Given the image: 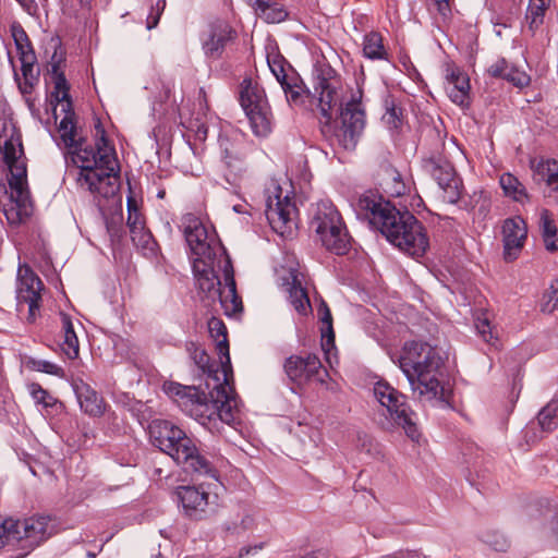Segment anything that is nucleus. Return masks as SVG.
<instances>
[{
	"label": "nucleus",
	"instance_id": "f257e3e1",
	"mask_svg": "<svg viewBox=\"0 0 558 558\" xmlns=\"http://www.w3.org/2000/svg\"><path fill=\"white\" fill-rule=\"evenodd\" d=\"M50 80L53 90L49 95V105L58 118V109L64 114L59 124L60 137L70 149L71 160L78 168L77 184L102 197L114 195L118 191L119 165L116 151L105 137V131L96 128V148L83 146L75 126V113L70 97V85L57 63L51 64Z\"/></svg>",
	"mask_w": 558,
	"mask_h": 558
},
{
	"label": "nucleus",
	"instance_id": "f03ea898",
	"mask_svg": "<svg viewBox=\"0 0 558 558\" xmlns=\"http://www.w3.org/2000/svg\"><path fill=\"white\" fill-rule=\"evenodd\" d=\"M222 373V383L216 374L214 384L209 389L210 400L204 392L194 386H182L178 383L167 381L162 385L163 392L170 397L187 415L206 425L219 418L221 422L233 425L240 422L241 410L235 393L230 385L232 374Z\"/></svg>",
	"mask_w": 558,
	"mask_h": 558
},
{
	"label": "nucleus",
	"instance_id": "7ed1b4c3",
	"mask_svg": "<svg viewBox=\"0 0 558 558\" xmlns=\"http://www.w3.org/2000/svg\"><path fill=\"white\" fill-rule=\"evenodd\" d=\"M392 361L405 375L415 398L428 402L447 401L445 361L438 348L427 342L408 341Z\"/></svg>",
	"mask_w": 558,
	"mask_h": 558
},
{
	"label": "nucleus",
	"instance_id": "20e7f679",
	"mask_svg": "<svg viewBox=\"0 0 558 558\" xmlns=\"http://www.w3.org/2000/svg\"><path fill=\"white\" fill-rule=\"evenodd\" d=\"M153 444L170 456L185 471L218 480V471L199 453L194 440L169 421H154L149 425Z\"/></svg>",
	"mask_w": 558,
	"mask_h": 558
},
{
	"label": "nucleus",
	"instance_id": "39448f33",
	"mask_svg": "<svg viewBox=\"0 0 558 558\" xmlns=\"http://www.w3.org/2000/svg\"><path fill=\"white\" fill-rule=\"evenodd\" d=\"M0 149L7 163L10 177L9 186L11 198L26 210L31 203L27 186L26 163L20 133L10 121H0Z\"/></svg>",
	"mask_w": 558,
	"mask_h": 558
},
{
	"label": "nucleus",
	"instance_id": "423d86ee",
	"mask_svg": "<svg viewBox=\"0 0 558 558\" xmlns=\"http://www.w3.org/2000/svg\"><path fill=\"white\" fill-rule=\"evenodd\" d=\"M379 229L391 244L413 258L422 257L429 246L424 227L408 210H389Z\"/></svg>",
	"mask_w": 558,
	"mask_h": 558
},
{
	"label": "nucleus",
	"instance_id": "0eeeda50",
	"mask_svg": "<svg viewBox=\"0 0 558 558\" xmlns=\"http://www.w3.org/2000/svg\"><path fill=\"white\" fill-rule=\"evenodd\" d=\"M49 535L46 517H32L24 520L0 518V549L10 547L28 554Z\"/></svg>",
	"mask_w": 558,
	"mask_h": 558
},
{
	"label": "nucleus",
	"instance_id": "6e6552de",
	"mask_svg": "<svg viewBox=\"0 0 558 558\" xmlns=\"http://www.w3.org/2000/svg\"><path fill=\"white\" fill-rule=\"evenodd\" d=\"M311 227L326 250L338 255L349 250L351 238L340 213L330 201L316 203Z\"/></svg>",
	"mask_w": 558,
	"mask_h": 558
},
{
	"label": "nucleus",
	"instance_id": "1a4fd4ad",
	"mask_svg": "<svg viewBox=\"0 0 558 558\" xmlns=\"http://www.w3.org/2000/svg\"><path fill=\"white\" fill-rule=\"evenodd\" d=\"M183 232L193 258H218V266L220 267L223 258L228 257L218 242L215 232L209 231L198 217L191 214L186 215L183 218Z\"/></svg>",
	"mask_w": 558,
	"mask_h": 558
},
{
	"label": "nucleus",
	"instance_id": "9d476101",
	"mask_svg": "<svg viewBox=\"0 0 558 558\" xmlns=\"http://www.w3.org/2000/svg\"><path fill=\"white\" fill-rule=\"evenodd\" d=\"M373 390L375 399L387 409L390 417L404 429L407 436L412 440H418L415 413L407 404L405 396L386 381H377Z\"/></svg>",
	"mask_w": 558,
	"mask_h": 558
},
{
	"label": "nucleus",
	"instance_id": "9b49d317",
	"mask_svg": "<svg viewBox=\"0 0 558 558\" xmlns=\"http://www.w3.org/2000/svg\"><path fill=\"white\" fill-rule=\"evenodd\" d=\"M240 101L256 136H267L272 128V114L263 90L251 80L241 84Z\"/></svg>",
	"mask_w": 558,
	"mask_h": 558
},
{
	"label": "nucleus",
	"instance_id": "f8f14e48",
	"mask_svg": "<svg viewBox=\"0 0 558 558\" xmlns=\"http://www.w3.org/2000/svg\"><path fill=\"white\" fill-rule=\"evenodd\" d=\"M298 210L289 194L283 195L282 189L271 182L267 189L266 217L272 230L280 235H290L296 229Z\"/></svg>",
	"mask_w": 558,
	"mask_h": 558
},
{
	"label": "nucleus",
	"instance_id": "ddd939ff",
	"mask_svg": "<svg viewBox=\"0 0 558 558\" xmlns=\"http://www.w3.org/2000/svg\"><path fill=\"white\" fill-rule=\"evenodd\" d=\"M177 496L184 514L193 520L206 519L219 507L218 494L204 485L180 486L177 488Z\"/></svg>",
	"mask_w": 558,
	"mask_h": 558
},
{
	"label": "nucleus",
	"instance_id": "4468645a",
	"mask_svg": "<svg viewBox=\"0 0 558 558\" xmlns=\"http://www.w3.org/2000/svg\"><path fill=\"white\" fill-rule=\"evenodd\" d=\"M341 125L335 131L333 138L344 149H353L365 126V113L361 104V92L352 95L341 109Z\"/></svg>",
	"mask_w": 558,
	"mask_h": 558
},
{
	"label": "nucleus",
	"instance_id": "2eb2a0df",
	"mask_svg": "<svg viewBox=\"0 0 558 558\" xmlns=\"http://www.w3.org/2000/svg\"><path fill=\"white\" fill-rule=\"evenodd\" d=\"M44 286L28 265H20L16 275L17 305H28L27 320L34 323L38 316Z\"/></svg>",
	"mask_w": 558,
	"mask_h": 558
},
{
	"label": "nucleus",
	"instance_id": "dca6fc26",
	"mask_svg": "<svg viewBox=\"0 0 558 558\" xmlns=\"http://www.w3.org/2000/svg\"><path fill=\"white\" fill-rule=\"evenodd\" d=\"M314 98L317 100V107L322 117L325 119L323 132L329 129V122L332 118L333 109L342 99V86L340 80L333 74V71L318 75L315 83Z\"/></svg>",
	"mask_w": 558,
	"mask_h": 558
},
{
	"label": "nucleus",
	"instance_id": "f3484780",
	"mask_svg": "<svg viewBox=\"0 0 558 558\" xmlns=\"http://www.w3.org/2000/svg\"><path fill=\"white\" fill-rule=\"evenodd\" d=\"M425 168L437 181L444 192V199L454 204L461 196V180L457 177L453 166L441 158H430L426 161Z\"/></svg>",
	"mask_w": 558,
	"mask_h": 558
},
{
	"label": "nucleus",
	"instance_id": "a211bd4d",
	"mask_svg": "<svg viewBox=\"0 0 558 558\" xmlns=\"http://www.w3.org/2000/svg\"><path fill=\"white\" fill-rule=\"evenodd\" d=\"M284 371L288 377L298 385L306 384L316 379L324 381L326 372H322V362L314 355L308 354L306 357L292 355L284 363Z\"/></svg>",
	"mask_w": 558,
	"mask_h": 558
},
{
	"label": "nucleus",
	"instance_id": "6ab92c4d",
	"mask_svg": "<svg viewBox=\"0 0 558 558\" xmlns=\"http://www.w3.org/2000/svg\"><path fill=\"white\" fill-rule=\"evenodd\" d=\"M218 146L220 158L227 168L234 173L244 170L246 146L240 133H221L218 138Z\"/></svg>",
	"mask_w": 558,
	"mask_h": 558
},
{
	"label": "nucleus",
	"instance_id": "aec40b11",
	"mask_svg": "<svg viewBox=\"0 0 558 558\" xmlns=\"http://www.w3.org/2000/svg\"><path fill=\"white\" fill-rule=\"evenodd\" d=\"M216 267L219 268L218 258H193V274L196 280V284L199 292L204 294V298L210 302H216V298L219 294V289L222 286L221 280L217 276Z\"/></svg>",
	"mask_w": 558,
	"mask_h": 558
},
{
	"label": "nucleus",
	"instance_id": "412c9836",
	"mask_svg": "<svg viewBox=\"0 0 558 558\" xmlns=\"http://www.w3.org/2000/svg\"><path fill=\"white\" fill-rule=\"evenodd\" d=\"M502 234L505 259L514 260L523 248L527 236L525 221L519 216L506 219L502 225Z\"/></svg>",
	"mask_w": 558,
	"mask_h": 558
},
{
	"label": "nucleus",
	"instance_id": "4be33fe9",
	"mask_svg": "<svg viewBox=\"0 0 558 558\" xmlns=\"http://www.w3.org/2000/svg\"><path fill=\"white\" fill-rule=\"evenodd\" d=\"M233 38L231 26L222 21L211 23L202 36V48L206 57L218 59L227 44Z\"/></svg>",
	"mask_w": 558,
	"mask_h": 558
},
{
	"label": "nucleus",
	"instance_id": "5701e85b",
	"mask_svg": "<svg viewBox=\"0 0 558 558\" xmlns=\"http://www.w3.org/2000/svg\"><path fill=\"white\" fill-rule=\"evenodd\" d=\"M446 92L452 102L464 107L469 105L470 99V80L469 76L453 63H447L445 66Z\"/></svg>",
	"mask_w": 558,
	"mask_h": 558
},
{
	"label": "nucleus",
	"instance_id": "b1692460",
	"mask_svg": "<svg viewBox=\"0 0 558 558\" xmlns=\"http://www.w3.org/2000/svg\"><path fill=\"white\" fill-rule=\"evenodd\" d=\"M219 269L223 271V283L216 298L227 315H232L242 310V302L236 294L233 268L229 257L223 258Z\"/></svg>",
	"mask_w": 558,
	"mask_h": 558
},
{
	"label": "nucleus",
	"instance_id": "393cba45",
	"mask_svg": "<svg viewBox=\"0 0 558 558\" xmlns=\"http://www.w3.org/2000/svg\"><path fill=\"white\" fill-rule=\"evenodd\" d=\"M73 389L81 409L90 416L104 414L106 405L104 399L89 385L83 380H74Z\"/></svg>",
	"mask_w": 558,
	"mask_h": 558
},
{
	"label": "nucleus",
	"instance_id": "a878e982",
	"mask_svg": "<svg viewBox=\"0 0 558 558\" xmlns=\"http://www.w3.org/2000/svg\"><path fill=\"white\" fill-rule=\"evenodd\" d=\"M393 208L395 207H392L389 203L377 199V197L373 194L361 195L356 202V211L359 215H363L378 228L381 225V218L384 219L387 217L388 211L392 210Z\"/></svg>",
	"mask_w": 558,
	"mask_h": 558
},
{
	"label": "nucleus",
	"instance_id": "bb28decb",
	"mask_svg": "<svg viewBox=\"0 0 558 558\" xmlns=\"http://www.w3.org/2000/svg\"><path fill=\"white\" fill-rule=\"evenodd\" d=\"M12 36L20 53V60L22 63L21 70L23 76L26 83L32 85V80H34L33 68L35 62V54L31 43L25 31L20 25L12 26Z\"/></svg>",
	"mask_w": 558,
	"mask_h": 558
},
{
	"label": "nucleus",
	"instance_id": "cd10ccee",
	"mask_svg": "<svg viewBox=\"0 0 558 558\" xmlns=\"http://www.w3.org/2000/svg\"><path fill=\"white\" fill-rule=\"evenodd\" d=\"M208 330L210 337L215 340L216 351L221 360L222 371H225L226 374H232L226 325L222 320L214 317L208 322Z\"/></svg>",
	"mask_w": 558,
	"mask_h": 558
},
{
	"label": "nucleus",
	"instance_id": "c85d7f7f",
	"mask_svg": "<svg viewBox=\"0 0 558 558\" xmlns=\"http://www.w3.org/2000/svg\"><path fill=\"white\" fill-rule=\"evenodd\" d=\"M320 315L322 327V349L325 353V357L330 367L337 363L336 348H335V333L332 329V317L331 313L325 302L318 307Z\"/></svg>",
	"mask_w": 558,
	"mask_h": 558
},
{
	"label": "nucleus",
	"instance_id": "c756f323",
	"mask_svg": "<svg viewBox=\"0 0 558 558\" xmlns=\"http://www.w3.org/2000/svg\"><path fill=\"white\" fill-rule=\"evenodd\" d=\"M286 286L289 293L290 303L294 310L301 315H306L308 312H311V302L307 292L302 287L300 274L291 271Z\"/></svg>",
	"mask_w": 558,
	"mask_h": 558
},
{
	"label": "nucleus",
	"instance_id": "7c9ffc66",
	"mask_svg": "<svg viewBox=\"0 0 558 558\" xmlns=\"http://www.w3.org/2000/svg\"><path fill=\"white\" fill-rule=\"evenodd\" d=\"M538 226L545 248L548 252L558 251V227L548 209L543 208L539 211Z\"/></svg>",
	"mask_w": 558,
	"mask_h": 558
},
{
	"label": "nucleus",
	"instance_id": "2f4dec72",
	"mask_svg": "<svg viewBox=\"0 0 558 558\" xmlns=\"http://www.w3.org/2000/svg\"><path fill=\"white\" fill-rule=\"evenodd\" d=\"M254 11L267 23H280L288 17L286 8L277 0H256Z\"/></svg>",
	"mask_w": 558,
	"mask_h": 558
},
{
	"label": "nucleus",
	"instance_id": "473e14b6",
	"mask_svg": "<svg viewBox=\"0 0 558 558\" xmlns=\"http://www.w3.org/2000/svg\"><path fill=\"white\" fill-rule=\"evenodd\" d=\"M504 194L514 202L524 204L530 201L529 193L522 182L511 173H504L499 179Z\"/></svg>",
	"mask_w": 558,
	"mask_h": 558
},
{
	"label": "nucleus",
	"instance_id": "72a5a7b5",
	"mask_svg": "<svg viewBox=\"0 0 558 558\" xmlns=\"http://www.w3.org/2000/svg\"><path fill=\"white\" fill-rule=\"evenodd\" d=\"M61 323L63 333V340L60 344L61 350L69 359H76L78 356L80 345L70 316L62 313Z\"/></svg>",
	"mask_w": 558,
	"mask_h": 558
},
{
	"label": "nucleus",
	"instance_id": "f704fd0d",
	"mask_svg": "<svg viewBox=\"0 0 558 558\" xmlns=\"http://www.w3.org/2000/svg\"><path fill=\"white\" fill-rule=\"evenodd\" d=\"M534 174L554 192H558V160L542 159L534 166Z\"/></svg>",
	"mask_w": 558,
	"mask_h": 558
},
{
	"label": "nucleus",
	"instance_id": "c9c22d12",
	"mask_svg": "<svg viewBox=\"0 0 558 558\" xmlns=\"http://www.w3.org/2000/svg\"><path fill=\"white\" fill-rule=\"evenodd\" d=\"M492 206L490 194L486 191H474L469 195L465 207L478 219H485Z\"/></svg>",
	"mask_w": 558,
	"mask_h": 558
},
{
	"label": "nucleus",
	"instance_id": "e433bc0d",
	"mask_svg": "<svg viewBox=\"0 0 558 558\" xmlns=\"http://www.w3.org/2000/svg\"><path fill=\"white\" fill-rule=\"evenodd\" d=\"M193 360L195 361L196 365L202 369V372L205 374H207V379H206V386L207 388H210L211 385L214 384V377L217 373V375L220 377V383H222V365L221 363L219 364V366H215L214 364L210 363V357L209 355L203 350V349H199V348H195L194 352H193ZM219 361L221 362V360L219 359Z\"/></svg>",
	"mask_w": 558,
	"mask_h": 558
},
{
	"label": "nucleus",
	"instance_id": "4c0bfd02",
	"mask_svg": "<svg viewBox=\"0 0 558 558\" xmlns=\"http://www.w3.org/2000/svg\"><path fill=\"white\" fill-rule=\"evenodd\" d=\"M363 54L365 58L371 60L387 59V51L383 43V37L379 33L371 32L364 36Z\"/></svg>",
	"mask_w": 558,
	"mask_h": 558
},
{
	"label": "nucleus",
	"instance_id": "58836bf2",
	"mask_svg": "<svg viewBox=\"0 0 558 558\" xmlns=\"http://www.w3.org/2000/svg\"><path fill=\"white\" fill-rule=\"evenodd\" d=\"M551 0H530L526 22L529 29L535 33L536 29L543 24L545 11L548 9Z\"/></svg>",
	"mask_w": 558,
	"mask_h": 558
},
{
	"label": "nucleus",
	"instance_id": "ea45409f",
	"mask_svg": "<svg viewBox=\"0 0 558 558\" xmlns=\"http://www.w3.org/2000/svg\"><path fill=\"white\" fill-rule=\"evenodd\" d=\"M267 63H268V66L271 71V73L274 74V76L276 77V80L278 81V83L280 85L284 84L286 82H288L289 80H291V77H294V75H290L288 73V71L291 70L290 65L287 63V61L284 60V58L279 54L278 52H268L267 53Z\"/></svg>",
	"mask_w": 558,
	"mask_h": 558
},
{
	"label": "nucleus",
	"instance_id": "a19ab883",
	"mask_svg": "<svg viewBox=\"0 0 558 558\" xmlns=\"http://www.w3.org/2000/svg\"><path fill=\"white\" fill-rule=\"evenodd\" d=\"M538 424L545 432H551L558 426V402L550 401L538 413Z\"/></svg>",
	"mask_w": 558,
	"mask_h": 558
},
{
	"label": "nucleus",
	"instance_id": "79ce46f5",
	"mask_svg": "<svg viewBox=\"0 0 558 558\" xmlns=\"http://www.w3.org/2000/svg\"><path fill=\"white\" fill-rule=\"evenodd\" d=\"M383 185L385 193L391 197L402 196L407 192V185L401 174L393 169L387 170V177L384 179Z\"/></svg>",
	"mask_w": 558,
	"mask_h": 558
},
{
	"label": "nucleus",
	"instance_id": "37998d69",
	"mask_svg": "<svg viewBox=\"0 0 558 558\" xmlns=\"http://www.w3.org/2000/svg\"><path fill=\"white\" fill-rule=\"evenodd\" d=\"M475 328L477 330L478 336L490 345H496L498 341L497 329L492 326V323L487 316V314L483 313L482 315L476 317Z\"/></svg>",
	"mask_w": 558,
	"mask_h": 558
},
{
	"label": "nucleus",
	"instance_id": "c03bdc74",
	"mask_svg": "<svg viewBox=\"0 0 558 558\" xmlns=\"http://www.w3.org/2000/svg\"><path fill=\"white\" fill-rule=\"evenodd\" d=\"M385 113L383 121L390 128L397 129L401 124L402 109L397 106L391 96H387L384 100Z\"/></svg>",
	"mask_w": 558,
	"mask_h": 558
},
{
	"label": "nucleus",
	"instance_id": "a18cd8bd",
	"mask_svg": "<svg viewBox=\"0 0 558 558\" xmlns=\"http://www.w3.org/2000/svg\"><path fill=\"white\" fill-rule=\"evenodd\" d=\"M129 229L131 233V239L135 246L143 250L153 251L155 241L149 230L146 229L145 223L131 227Z\"/></svg>",
	"mask_w": 558,
	"mask_h": 558
},
{
	"label": "nucleus",
	"instance_id": "49530a36",
	"mask_svg": "<svg viewBox=\"0 0 558 558\" xmlns=\"http://www.w3.org/2000/svg\"><path fill=\"white\" fill-rule=\"evenodd\" d=\"M27 390L36 404H40L47 409L52 408L57 403V399L37 383L28 384Z\"/></svg>",
	"mask_w": 558,
	"mask_h": 558
},
{
	"label": "nucleus",
	"instance_id": "de8ad7c7",
	"mask_svg": "<svg viewBox=\"0 0 558 558\" xmlns=\"http://www.w3.org/2000/svg\"><path fill=\"white\" fill-rule=\"evenodd\" d=\"M27 365L37 372L46 373L49 375H54L58 377L63 378L64 377V371L62 367L57 365L56 363L46 361V360H37V359H31L27 362Z\"/></svg>",
	"mask_w": 558,
	"mask_h": 558
},
{
	"label": "nucleus",
	"instance_id": "09e8293b",
	"mask_svg": "<svg viewBox=\"0 0 558 558\" xmlns=\"http://www.w3.org/2000/svg\"><path fill=\"white\" fill-rule=\"evenodd\" d=\"M558 306V281H555L550 284V287L544 292L541 310L544 313L550 314Z\"/></svg>",
	"mask_w": 558,
	"mask_h": 558
},
{
	"label": "nucleus",
	"instance_id": "8fccbe9b",
	"mask_svg": "<svg viewBox=\"0 0 558 558\" xmlns=\"http://www.w3.org/2000/svg\"><path fill=\"white\" fill-rule=\"evenodd\" d=\"M289 102L299 104L302 98V87L298 84V78L291 77L288 82L281 85Z\"/></svg>",
	"mask_w": 558,
	"mask_h": 558
},
{
	"label": "nucleus",
	"instance_id": "3c124183",
	"mask_svg": "<svg viewBox=\"0 0 558 558\" xmlns=\"http://www.w3.org/2000/svg\"><path fill=\"white\" fill-rule=\"evenodd\" d=\"M128 227H135L145 223L142 214L137 208L136 201L132 197L128 198Z\"/></svg>",
	"mask_w": 558,
	"mask_h": 558
},
{
	"label": "nucleus",
	"instance_id": "603ef678",
	"mask_svg": "<svg viewBox=\"0 0 558 558\" xmlns=\"http://www.w3.org/2000/svg\"><path fill=\"white\" fill-rule=\"evenodd\" d=\"M505 78L518 87L527 86L530 83V76L525 72L517 69H510L507 74H505Z\"/></svg>",
	"mask_w": 558,
	"mask_h": 558
},
{
	"label": "nucleus",
	"instance_id": "864d4df0",
	"mask_svg": "<svg viewBox=\"0 0 558 558\" xmlns=\"http://www.w3.org/2000/svg\"><path fill=\"white\" fill-rule=\"evenodd\" d=\"M165 7H166L165 0L158 1L156 3L155 8H153L150 14L147 17V29H153L154 27H156L158 25L160 14L163 11Z\"/></svg>",
	"mask_w": 558,
	"mask_h": 558
},
{
	"label": "nucleus",
	"instance_id": "5fc2aeb1",
	"mask_svg": "<svg viewBox=\"0 0 558 558\" xmlns=\"http://www.w3.org/2000/svg\"><path fill=\"white\" fill-rule=\"evenodd\" d=\"M510 69H508L507 62L504 59H501V60H498L493 65H490L488 69V72L490 75H493L495 77H504L505 78V74H507V72Z\"/></svg>",
	"mask_w": 558,
	"mask_h": 558
},
{
	"label": "nucleus",
	"instance_id": "6e6d98bb",
	"mask_svg": "<svg viewBox=\"0 0 558 558\" xmlns=\"http://www.w3.org/2000/svg\"><path fill=\"white\" fill-rule=\"evenodd\" d=\"M25 12L31 15L36 14L37 12V3L35 0H15Z\"/></svg>",
	"mask_w": 558,
	"mask_h": 558
},
{
	"label": "nucleus",
	"instance_id": "4d7b16f0",
	"mask_svg": "<svg viewBox=\"0 0 558 558\" xmlns=\"http://www.w3.org/2000/svg\"><path fill=\"white\" fill-rule=\"evenodd\" d=\"M409 556L418 558V553L417 551H399V553H395L392 555H388V556H385L381 558H405Z\"/></svg>",
	"mask_w": 558,
	"mask_h": 558
},
{
	"label": "nucleus",
	"instance_id": "13d9d810",
	"mask_svg": "<svg viewBox=\"0 0 558 558\" xmlns=\"http://www.w3.org/2000/svg\"><path fill=\"white\" fill-rule=\"evenodd\" d=\"M438 4V10L441 14H446L449 10V0H436Z\"/></svg>",
	"mask_w": 558,
	"mask_h": 558
},
{
	"label": "nucleus",
	"instance_id": "bf43d9fd",
	"mask_svg": "<svg viewBox=\"0 0 558 558\" xmlns=\"http://www.w3.org/2000/svg\"><path fill=\"white\" fill-rule=\"evenodd\" d=\"M61 1H62L63 11L71 14L73 11V5L70 3L69 0H61Z\"/></svg>",
	"mask_w": 558,
	"mask_h": 558
},
{
	"label": "nucleus",
	"instance_id": "052dcab7",
	"mask_svg": "<svg viewBox=\"0 0 558 558\" xmlns=\"http://www.w3.org/2000/svg\"><path fill=\"white\" fill-rule=\"evenodd\" d=\"M300 558H325L323 553L319 551H312L308 553Z\"/></svg>",
	"mask_w": 558,
	"mask_h": 558
},
{
	"label": "nucleus",
	"instance_id": "680f3d73",
	"mask_svg": "<svg viewBox=\"0 0 558 558\" xmlns=\"http://www.w3.org/2000/svg\"><path fill=\"white\" fill-rule=\"evenodd\" d=\"M245 2H247V4H250L253 9L256 8V0H245Z\"/></svg>",
	"mask_w": 558,
	"mask_h": 558
},
{
	"label": "nucleus",
	"instance_id": "e2e57ef3",
	"mask_svg": "<svg viewBox=\"0 0 558 558\" xmlns=\"http://www.w3.org/2000/svg\"><path fill=\"white\" fill-rule=\"evenodd\" d=\"M233 209H234L235 211H238V213H241V208H240V206H234V207H233Z\"/></svg>",
	"mask_w": 558,
	"mask_h": 558
},
{
	"label": "nucleus",
	"instance_id": "0e129e2a",
	"mask_svg": "<svg viewBox=\"0 0 558 558\" xmlns=\"http://www.w3.org/2000/svg\"><path fill=\"white\" fill-rule=\"evenodd\" d=\"M89 0H80L81 4L87 3Z\"/></svg>",
	"mask_w": 558,
	"mask_h": 558
},
{
	"label": "nucleus",
	"instance_id": "69168bd1",
	"mask_svg": "<svg viewBox=\"0 0 558 558\" xmlns=\"http://www.w3.org/2000/svg\"><path fill=\"white\" fill-rule=\"evenodd\" d=\"M405 558H416V557L409 556V557H405ZM418 558H421V555H420V554H418Z\"/></svg>",
	"mask_w": 558,
	"mask_h": 558
}]
</instances>
